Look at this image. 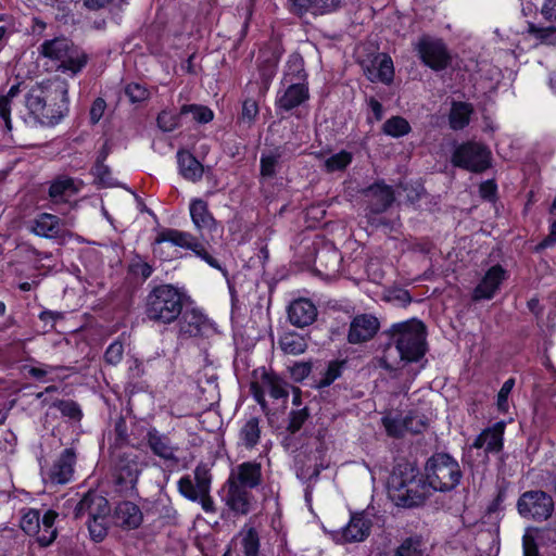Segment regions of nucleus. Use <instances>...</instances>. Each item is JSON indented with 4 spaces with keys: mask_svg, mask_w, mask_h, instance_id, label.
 Listing matches in <instances>:
<instances>
[{
    "mask_svg": "<svg viewBox=\"0 0 556 556\" xmlns=\"http://www.w3.org/2000/svg\"><path fill=\"white\" fill-rule=\"evenodd\" d=\"M24 92V103L35 123L53 127L68 113V86L64 80L40 83L27 88L25 83L12 85L7 94L0 97V118L11 130V106Z\"/></svg>",
    "mask_w": 556,
    "mask_h": 556,
    "instance_id": "1",
    "label": "nucleus"
},
{
    "mask_svg": "<svg viewBox=\"0 0 556 556\" xmlns=\"http://www.w3.org/2000/svg\"><path fill=\"white\" fill-rule=\"evenodd\" d=\"M383 334L388 337L389 341L384 344V354L379 359V364L386 370L394 369L387 355L391 346H395L400 362L405 363L419 362L427 352L426 326L416 318L393 324Z\"/></svg>",
    "mask_w": 556,
    "mask_h": 556,
    "instance_id": "2",
    "label": "nucleus"
},
{
    "mask_svg": "<svg viewBox=\"0 0 556 556\" xmlns=\"http://www.w3.org/2000/svg\"><path fill=\"white\" fill-rule=\"evenodd\" d=\"M388 494L390 498L402 507L421 505L431 494L426 477L412 463H399L392 470L388 480Z\"/></svg>",
    "mask_w": 556,
    "mask_h": 556,
    "instance_id": "3",
    "label": "nucleus"
},
{
    "mask_svg": "<svg viewBox=\"0 0 556 556\" xmlns=\"http://www.w3.org/2000/svg\"><path fill=\"white\" fill-rule=\"evenodd\" d=\"M185 294L173 285L153 287L144 300L146 318L157 325L177 321L184 308Z\"/></svg>",
    "mask_w": 556,
    "mask_h": 556,
    "instance_id": "4",
    "label": "nucleus"
},
{
    "mask_svg": "<svg viewBox=\"0 0 556 556\" xmlns=\"http://www.w3.org/2000/svg\"><path fill=\"white\" fill-rule=\"evenodd\" d=\"M426 484L431 492H450L463 477L458 462L447 453H434L425 464Z\"/></svg>",
    "mask_w": 556,
    "mask_h": 556,
    "instance_id": "5",
    "label": "nucleus"
},
{
    "mask_svg": "<svg viewBox=\"0 0 556 556\" xmlns=\"http://www.w3.org/2000/svg\"><path fill=\"white\" fill-rule=\"evenodd\" d=\"M39 50L41 55L60 62L58 68L72 76L79 73L88 62V55L65 37L46 40Z\"/></svg>",
    "mask_w": 556,
    "mask_h": 556,
    "instance_id": "6",
    "label": "nucleus"
},
{
    "mask_svg": "<svg viewBox=\"0 0 556 556\" xmlns=\"http://www.w3.org/2000/svg\"><path fill=\"white\" fill-rule=\"evenodd\" d=\"M110 454L116 490L127 496L137 495V483L142 471L139 455L132 451H112Z\"/></svg>",
    "mask_w": 556,
    "mask_h": 556,
    "instance_id": "7",
    "label": "nucleus"
},
{
    "mask_svg": "<svg viewBox=\"0 0 556 556\" xmlns=\"http://www.w3.org/2000/svg\"><path fill=\"white\" fill-rule=\"evenodd\" d=\"M366 202V217L371 225H386L380 214L386 212L394 202L393 188L383 181H378L362 190Z\"/></svg>",
    "mask_w": 556,
    "mask_h": 556,
    "instance_id": "8",
    "label": "nucleus"
},
{
    "mask_svg": "<svg viewBox=\"0 0 556 556\" xmlns=\"http://www.w3.org/2000/svg\"><path fill=\"white\" fill-rule=\"evenodd\" d=\"M421 62L431 70L439 72L445 70L451 63V55L442 39L422 35L414 43Z\"/></svg>",
    "mask_w": 556,
    "mask_h": 556,
    "instance_id": "9",
    "label": "nucleus"
},
{
    "mask_svg": "<svg viewBox=\"0 0 556 556\" xmlns=\"http://www.w3.org/2000/svg\"><path fill=\"white\" fill-rule=\"evenodd\" d=\"M452 163L456 167L481 173L491 165V152L480 143L466 142L455 149Z\"/></svg>",
    "mask_w": 556,
    "mask_h": 556,
    "instance_id": "10",
    "label": "nucleus"
},
{
    "mask_svg": "<svg viewBox=\"0 0 556 556\" xmlns=\"http://www.w3.org/2000/svg\"><path fill=\"white\" fill-rule=\"evenodd\" d=\"M518 513L536 521L547 520L554 511V502L544 491H527L518 500Z\"/></svg>",
    "mask_w": 556,
    "mask_h": 556,
    "instance_id": "11",
    "label": "nucleus"
},
{
    "mask_svg": "<svg viewBox=\"0 0 556 556\" xmlns=\"http://www.w3.org/2000/svg\"><path fill=\"white\" fill-rule=\"evenodd\" d=\"M315 450L311 451L308 455L300 453L295 457V472L296 477L303 481H316L320 471L325 468L324 455L326 447L319 437H314L309 443Z\"/></svg>",
    "mask_w": 556,
    "mask_h": 556,
    "instance_id": "12",
    "label": "nucleus"
},
{
    "mask_svg": "<svg viewBox=\"0 0 556 556\" xmlns=\"http://www.w3.org/2000/svg\"><path fill=\"white\" fill-rule=\"evenodd\" d=\"M143 444L152 455L170 465H177L179 446L174 444L170 437L161 432L155 427H150L143 438Z\"/></svg>",
    "mask_w": 556,
    "mask_h": 556,
    "instance_id": "13",
    "label": "nucleus"
},
{
    "mask_svg": "<svg viewBox=\"0 0 556 556\" xmlns=\"http://www.w3.org/2000/svg\"><path fill=\"white\" fill-rule=\"evenodd\" d=\"M76 460L77 454L74 447L63 450L49 470L43 473L45 483L54 486L71 482Z\"/></svg>",
    "mask_w": 556,
    "mask_h": 556,
    "instance_id": "14",
    "label": "nucleus"
},
{
    "mask_svg": "<svg viewBox=\"0 0 556 556\" xmlns=\"http://www.w3.org/2000/svg\"><path fill=\"white\" fill-rule=\"evenodd\" d=\"M84 181L67 175H59L49 182L48 199L55 205L68 204L72 206V199L84 188Z\"/></svg>",
    "mask_w": 556,
    "mask_h": 556,
    "instance_id": "15",
    "label": "nucleus"
},
{
    "mask_svg": "<svg viewBox=\"0 0 556 556\" xmlns=\"http://www.w3.org/2000/svg\"><path fill=\"white\" fill-rule=\"evenodd\" d=\"M380 329L379 319L368 313L355 315L349 327L346 340L350 344H362L375 338Z\"/></svg>",
    "mask_w": 556,
    "mask_h": 556,
    "instance_id": "16",
    "label": "nucleus"
},
{
    "mask_svg": "<svg viewBox=\"0 0 556 556\" xmlns=\"http://www.w3.org/2000/svg\"><path fill=\"white\" fill-rule=\"evenodd\" d=\"M371 527L372 522L365 514H354L349 523L334 532L332 538L340 544L363 542L369 536Z\"/></svg>",
    "mask_w": 556,
    "mask_h": 556,
    "instance_id": "17",
    "label": "nucleus"
},
{
    "mask_svg": "<svg viewBox=\"0 0 556 556\" xmlns=\"http://www.w3.org/2000/svg\"><path fill=\"white\" fill-rule=\"evenodd\" d=\"M177 320L178 333L181 338L203 337L212 328L206 316L195 308L181 312Z\"/></svg>",
    "mask_w": 556,
    "mask_h": 556,
    "instance_id": "18",
    "label": "nucleus"
},
{
    "mask_svg": "<svg viewBox=\"0 0 556 556\" xmlns=\"http://www.w3.org/2000/svg\"><path fill=\"white\" fill-rule=\"evenodd\" d=\"M29 231L46 239H63L66 233L64 222L50 213L38 214L30 222Z\"/></svg>",
    "mask_w": 556,
    "mask_h": 556,
    "instance_id": "19",
    "label": "nucleus"
},
{
    "mask_svg": "<svg viewBox=\"0 0 556 556\" xmlns=\"http://www.w3.org/2000/svg\"><path fill=\"white\" fill-rule=\"evenodd\" d=\"M110 513L109 502L108 500L96 493V492H87L80 501L76 504L74 508V518L83 519L87 517V519H91L93 517L98 518H106Z\"/></svg>",
    "mask_w": 556,
    "mask_h": 556,
    "instance_id": "20",
    "label": "nucleus"
},
{
    "mask_svg": "<svg viewBox=\"0 0 556 556\" xmlns=\"http://www.w3.org/2000/svg\"><path fill=\"white\" fill-rule=\"evenodd\" d=\"M506 271L501 265L497 264L492 266L482 277L478 286L473 289L472 300H491L504 281Z\"/></svg>",
    "mask_w": 556,
    "mask_h": 556,
    "instance_id": "21",
    "label": "nucleus"
},
{
    "mask_svg": "<svg viewBox=\"0 0 556 556\" xmlns=\"http://www.w3.org/2000/svg\"><path fill=\"white\" fill-rule=\"evenodd\" d=\"M290 10L293 14L303 16L306 13L313 15L330 14L343 4V0H289Z\"/></svg>",
    "mask_w": 556,
    "mask_h": 556,
    "instance_id": "22",
    "label": "nucleus"
},
{
    "mask_svg": "<svg viewBox=\"0 0 556 556\" xmlns=\"http://www.w3.org/2000/svg\"><path fill=\"white\" fill-rule=\"evenodd\" d=\"M113 520L117 527L124 530H135L141 526L143 513L137 504L130 501H123L115 506Z\"/></svg>",
    "mask_w": 556,
    "mask_h": 556,
    "instance_id": "23",
    "label": "nucleus"
},
{
    "mask_svg": "<svg viewBox=\"0 0 556 556\" xmlns=\"http://www.w3.org/2000/svg\"><path fill=\"white\" fill-rule=\"evenodd\" d=\"M366 77L372 83L390 84L394 77V67L391 56L378 53L368 64L363 65Z\"/></svg>",
    "mask_w": 556,
    "mask_h": 556,
    "instance_id": "24",
    "label": "nucleus"
},
{
    "mask_svg": "<svg viewBox=\"0 0 556 556\" xmlns=\"http://www.w3.org/2000/svg\"><path fill=\"white\" fill-rule=\"evenodd\" d=\"M281 53L278 48L264 49L260 51L257 58V68L261 79V92H266L276 75Z\"/></svg>",
    "mask_w": 556,
    "mask_h": 556,
    "instance_id": "25",
    "label": "nucleus"
},
{
    "mask_svg": "<svg viewBox=\"0 0 556 556\" xmlns=\"http://www.w3.org/2000/svg\"><path fill=\"white\" fill-rule=\"evenodd\" d=\"M505 422L497 421L492 427L485 428L479 435L473 440L472 448H482L486 454H497L503 450Z\"/></svg>",
    "mask_w": 556,
    "mask_h": 556,
    "instance_id": "26",
    "label": "nucleus"
},
{
    "mask_svg": "<svg viewBox=\"0 0 556 556\" xmlns=\"http://www.w3.org/2000/svg\"><path fill=\"white\" fill-rule=\"evenodd\" d=\"M231 547L237 548L243 556H260L261 554V536L255 527L244 525L238 534L231 540Z\"/></svg>",
    "mask_w": 556,
    "mask_h": 556,
    "instance_id": "27",
    "label": "nucleus"
},
{
    "mask_svg": "<svg viewBox=\"0 0 556 556\" xmlns=\"http://www.w3.org/2000/svg\"><path fill=\"white\" fill-rule=\"evenodd\" d=\"M243 489H255L262 483V465L255 460L237 466L229 477Z\"/></svg>",
    "mask_w": 556,
    "mask_h": 556,
    "instance_id": "28",
    "label": "nucleus"
},
{
    "mask_svg": "<svg viewBox=\"0 0 556 556\" xmlns=\"http://www.w3.org/2000/svg\"><path fill=\"white\" fill-rule=\"evenodd\" d=\"M190 216L195 229L204 239V232H213L216 230L217 223L208 211L207 203L202 199H194L190 203Z\"/></svg>",
    "mask_w": 556,
    "mask_h": 556,
    "instance_id": "29",
    "label": "nucleus"
},
{
    "mask_svg": "<svg viewBox=\"0 0 556 556\" xmlns=\"http://www.w3.org/2000/svg\"><path fill=\"white\" fill-rule=\"evenodd\" d=\"M316 317L317 308L307 299L295 300L288 307L289 321L298 328H304L313 324Z\"/></svg>",
    "mask_w": 556,
    "mask_h": 556,
    "instance_id": "30",
    "label": "nucleus"
},
{
    "mask_svg": "<svg viewBox=\"0 0 556 556\" xmlns=\"http://www.w3.org/2000/svg\"><path fill=\"white\" fill-rule=\"evenodd\" d=\"M308 98V87L304 83H291L282 94L277 98L276 105L278 109L289 112L306 102Z\"/></svg>",
    "mask_w": 556,
    "mask_h": 556,
    "instance_id": "31",
    "label": "nucleus"
},
{
    "mask_svg": "<svg viewBox=\"0 0 556 556\" xmlns=\"http://www.w3.org/2000/svg\"><path fill=\"white\" fill-rule=\"evenodd\" d=\"M228 491L225 496L226 505L236 515H248L251 509L250 494L247 489L237 485L233 479L227 481Z\"/></svg>",
    "mask_w": 556,
    "mask_h": 556,
    "instance_id": "32",
    "label": "nucleus"
},
{
    "mask_svg": "<svg viewBox=\"0 0 556 556\" xmlns=\"http://www.w3.org/2000/svg\"><path fill=\"white\" fill-rule=\"evenodd\" d=\"M163 242H170L172 244L193 251L194 248H200V240L187 231L167 228L162 230L155 238L154 243L161 244Z\"/></svg>",
    "mask_w": 556,
    "mask_h": 556,
    "instance_id": "33",
    "label": "nucleus"
},
{
    "mask_svg": "<svg viewBox=\"0 0 556 556\" xmlns=\"http://www.w3.org/2000/svg\"><path fill=\"white\" fill-rule=\"evenodd\" d=\"M341 260V253L337 249H321L316 253V270L325 277H332L339 271Z\"/></svg>",
    "mask_w": 556,
    "mask_h": 556,
    "instance_id": "34",
    "label": "nucleus"
},
{
    "mask_svg": "<svg viewBox=\"0 0 556 556\" xmlns=\"http://www.w3.org/2000/svg\"><path fill=\"white\" fill-rule=\"evenodd\" d=\"M288 148L286 144L277 146L264 152L260 159V174L264 178H274L277 174V169L282 162V157L286 155Z\"/></svg>",
    "mask_w": 556,
    "mask_h": 556,
    "instance_id": "35",
    "label": "nucleus"
},
{
    "mask_svg": "<svg viewBox=\"0 0 556 556\" xmlns=\"http://www.w3.org/2000/svg\"><path fill=\"white\" fill-rule=\"evenodd\" d=\"M177 162L180 175L188 180L198 181L203 176V165L195 156L186 150L177 152Z\"/></svg>",
    "mask_w": 556,
    "mask_h": 556,
    "instance_id": "36",
    "label": "nucleus"
},
{
    "mask_svg": "<svg viewBox=\"0 0 556 556\" xmlns=\"http://www.w3.org/2000/svg\"><path fill=\"white\" fill-rule=\"evenodd\" d=\"M523 35L533 40L535 46H556V25L541 26L528 22Z\"/></svg>",
    "mask_w": 556,
    "mask_h": 556,
    "instance_id": "37",
    "label": "nucleus"
},
{
    "mask_svg": "<svg viewBox=\"0 0 556 556\" xmlns=\"http://www.w3.org/2000/svg\"><path fill=\"white\" fill-rule=\"evenodd\" d=\"M146 504L144 509L148 515H155L166 523L175 522L177 510L173 507L169 498L160 496L155 501H147Z\"/></svg>",
    "mask_w": 556,
    "mask_h": 556,
    "instance_id": "38",
    "label": "nucleus"
},
{
    "mask_svg": "<svg viewBox=\"0 0 556 556\" xmlns=\"http://www.w3.org/2000/svg\"><path fill=\"white\" fill-rule=\"evenodd\" d=\"M261 419L258 417L249 418L239 431L240 443L248 450L255 447L261 439Z\"/></svg>",
    "mask_w": 556,
    "mask_h": 556,
    "instance_id": "39",
    "label": "nucleus"
},
{
    "mask_svg": "<svg viewBox=\"0 0 556 556\" xmlns=\"http://www.w3.org/2000/svg\"><path fill=\"white\" fill-rule=\"evenodd\" d=\"M472 105L467 102H453L448 115L450 127L453 130L464 129L470 122Z\"/></svg>",
    "mask_w": 556,
    "mask_h": 556,
    "instance_id": "40",
    "label": "nucleus"
},
{
    "mask_svg": "<svg viewBox=\"0 0 556 556\" xmlns=\"http://www.w3.org/2000/svg\"><path fill=\"white\" fill-rule=\"evenodd\" d=\"M109 451H122V448L129 444V433L126 419L119 416L115 422L112 432L109 434Z\"/></svg>",
    "mask_w": 556,
    "mask_h": 556,
    "instance_id": "41",
    "label": "nucleus"
},
{
    "mask_svg": "<svg viewBox=\"0 0 556 556\" xmlns=\"http://www.w3.org/2000/svg\"><path fill=\"white\" fill-rule=\"evenodd\" d=\"M58 516L56 511L48 509L42 517H40V527H43V531H49V534L41 533L37 536V542L41 547H48L55 541L58 530L54 523Z\"/></svg>",
    "mask_w": 556,
    "mask_h": 556,
    "instance_id": "42",
    "label": "nucleus"
},
{
    "mask_svg": "<svg viewBox=\"0 0 556 556\" xmlns=\"http://www.w3.org/2000/svg\"><path fill=\"white\" fill-rule=\"evenodd\" d=\"M280 349L286 354L299 355L305 352L307 349V342L305 338L295 332H288L280 337L279 341Z\"/></svg>",
    "mask_w": 556,
    "mask_h": 556,
    "instance_id": "43",
    "label": "nucleus"
},
{
    "mask_svg": "<svg viewBox=\"0 0 556 556\" xmlns=\"http://www.w3.org/2000/svg\"><path fill=\"white\" fill-rule=\"evenodd\" d=\"M262 384L274 399L287 397L289 394L286 382L275 374L264 372Z\"/></svg>",
    "mask_w": 556,
    "mask_h": 556,
    "instance_id": "44",
    "label": "nucleus"
},
{
    "mask_svg": "<svg viewBox=\"0 0 556 556\" xmlns=\"http://www.w3.org/2000/svg\"><path fill=\"white\" fill-rule=\"evenodd\" d=\"M180 114L184 118L191 115V121L200 124H207L214 118L213 111L200 104H185L180 108Z\"/></svg>",
    "mask_w": 556,
    "mask_h": 556,
    "instance_id": "45",
    "label": "nucleus"
},
{
    "mask_svg": "<svg viewBox=\"0 0 556 556\" xmlns=\"http://www.w3.org/2000/svg\"><path fill=\"white\" fill-rule=\"evenodd\" d=\"M346 365V361H331L328 363V366L324 372H321V377L316 380L315 387L317 389H323L329 387L336 379L341 377L342 370Z\"/></svg>",
    "mask_w": 556,
    "mask_h": 556,
    "instance_id": "46",
    "label": "nucleus"
},
{
    "mask_svg": "<svg viewBox=\"0 0 556 556\" xmlns=\"http://www.w3.org/2000/svg\"><path fill=\"white\" fill-rule=\"evenodd\" d=\"M412 127L402 116H392L387 119L382 126V131L393 138H400L409 134Z\"/></svg>",
    "mask_w": 556,
    "mask_h": 556,
    "instance_id": "47",
    "label": "nucleus"
},
{
    "mask_svg": "<svg viewBox=\"0 0 556 556\" xmlns=\"http://www.w3.org/2000/svg\"><path fill=\"white\" fill-rule=\"evenodd\" d=\"M51 406L55 407L63 417L71 420L80 421L83 418L80 406L73 400H55L51 403Z\"/></svg>",
    "mask_w": 556,
    "mask_h": 556,
    "instance_id": "48",
    "label": "nucleus"
},
{
    "mask_svg": "<svg viewBox=\"0 0 556 556\" xmlns=\"http://www.w3.org/2000/svg\"><path fill=\"white\" fill-rule=\"evenodd\" d=\"M352 160L353 154L351 152L341 150L325 161V168L329 173L343 170L352 163Z\"/></svg>",
    "mask_w": 556,
    "mask_h": 556,
    "instance_id": "49",
    "label": "nucleus"
},
{
    "mask_svg": "<svg viewBox=\"0 0 556 556\" xmlns=\"http://www.w3.org/2000/svg\"><path fill=\"white\" fill-rule=\"evenodd\" d=\"M422 540L420 536L405 539L396 548L394 556H422Z\"/></svg>",
    "mask_w": 556,
    "mask_h": 556,
    "instance_id": "50",
    "label": "nucleus"
},
{
    "mask_svg": "<svg viewBox=\"0 0 556 556\" xmlns=\"http://www.w3.org/2000/svg\"><path fill=\"white\" fill-rule=\"evenodd\" d=\"M182 119L180 112L176 114L164 110L157 115L156 123L160 129L170 132L182 125Z\"/></svg>",
    "mask_w": 556,
    "mask_h": 556,
    "instance_id": "51",
    "label": "nucleus"
},
{
    "mask_svg": "<svg viewBox=\"0 0 556 556\" xmlns=\"http://www.w3.org/2000/svg\"><path fill=\"white\" fill-rule=\"evenodd\" d=\"M382 426L389 437L402 438L405 434V422L401 416L388 414L381 418Z\"/></svg>",
    "mask_w": 556,
    "mask_h": 556,
    "instance_id": "52",
    "label": "nucleus"
},
{
    "mask_svg": "<svg viewBox=\"0 0 556 556\" xmlns=\"http://www.w3.org/2000/svg\"><path fill=\"white\" fill-rule=\"evenodd\" d=\"M287 67L288 71L285 73L286 80L290 77V83H294V79L300 81L305 78L304 62L299 54H293L289 58Z\"/></svg>",
    "mask_w": 556,
    "mask_h": 556,
    "instance_id": "53",
    "label": "nucleus"
},
{
    "mask_svg": "<svg viewBox=\"0 0 556 556\" xmlns=\"http://www.w3.org/2000/svg\"><path fill=\"white\" fill-rule=\"evenodd\" d=\"M21 529L28 535L40 532V514L36 509H29L21 519Z\"/></svg>",
    "mask_w": 556,
    "mask_h": 556,
    "instance_id": "54",
    "label": "nucleus"
},
{
    "mask_svg": "<svg viewBox=\"0 0 556 556\" xmlns=\"http://www.w3.org/2000/svg\"><path fill=\"white\" fill-rule=\"evenodd\" d=\"M405 432L421 433L427 427V418L416 410L409 412L404 417Z\"/></svg>",
    "mask_w": 556,
    "mask_h": 556,
    "instance_id": "55",
    "label": "nucleus"
},
{
    "mask_svg": "<svg viewBox=\"0 0 556 556\" xmlns=\"http://www.w3.org/2000/svg\"><path fill=\"white\" fill-rule=\"evenodd\" d=\"M309 417L307 407L292 409L288 416L287 431L290 434L296 433Z\"/></svg>",
    "mask_w": 556,
    "mask_h": 556,
    "instance_id": "56",
    "label": "nucleus"
},
{
    "mask_svg": "<svg viewBox=\"0 0 556 556\" xmlns=\"http://www.w3.org/2000/svg\"><path fill=\"white\" fill-rule=\"evenodd\" d=\"M179 493L191 502H197L203 494L200 489L193 483L190 476H184L178 481Z\"/></svg>",
    "mask_w": 556,
    "mask_h": 556,
    "instance_id": "57",
    "label": "nucleus"
},
{
    "mask_svg": "<svg viewBox=\"0 0 556 556\" xmlns=\"http://www.w3.org/2000/svg\"><path fill=\"white\" fill-rule=\"evenodd\" d=\"M86 523L88 526L90 536L94 542H101L106 536L108 529L105 527V518L93 517L91 519H87Z\"/></svg>",
    "mask_w": 556,
    "mask_h": 556,
    "instance_id": "58",
    "label": "nucleus"
},
{
    "mask_svg": "<svg viewBox=\"0 0 556 556\" xmlns=\"http://www.w3.org/2000/svg\"><path fill=\"white\" fill-rule=\"evenodd\" d=\"M258 104L253 99H247L242 103V111L239 122L245 123L249 127L255 122L258 115Z\"/></svg>",
    "mask_w": 556,
    "mask_h": 556,
    "instance_id": "59",
    "label": "nucleus"
},
{
    "mask_svg": "<svg viewBox=\"0 0 556 556\" xmlns=\"http://www.w3.org/2000/svg\"><path fill=\"white\" fill-rule=\"evenodd\" d=\"M125 94L131 103H140L149 99L150 92L144 86L130 83L125 87Z\"/></svg>",
    "mask_w": 556,
    "mask_h": 556,
    "instance_id": "60",
    "label": "nucleus"
},
{
    "mask_svg": "<svg viewBox=\"0 0 556 556\" xmlns=\"http://www.w3.org/2000/svg\"><path fill=\"white\" fill-rule=\"evenodd\" d=\"M92 174L103 187H112L114 185L110 167L101 160H97Z\"/></svg>",
    "mask_w": 556,
    "mask_h": 556,
    "instance_id": "61",
    "label": "nucleus"
},
{
    "mask_svg": "<svg viewBox=\"0 0 556 556\" xmlns=\"http://www.w3.org/2000/svg\"><path fill=\"white\" fill-rule=\"evenodd\" d=\"M195 485L202 493H210L211 488V475L208 469L204 465H198L194 469Z\"/></svg>",
    "mask_w": 556,
    "mask_h": 556,
    "instance_id": "62",
    "label": "nucleus"
},
{
    "mask_svg": "<svg viewBox=\"0 0 556 556\" xmlns=\"http://www.w3.org/2000/svg\"><path fill=\"white\" fill-rule=\"evenodd\" d=\"M124 355V345L121 341H114L112 342L105 353H104V359L110 365H117L122 359Z\"/></svg>",
    "mask_w": 556,
    "mask_h": 556,
    "instance_id": "63",
    "label": "nucleus"
},
{
    "mask_svg": "<svg viewBox=\"0 0 556 556\" xmlns=\"http://www.w3.org/2000/svg\"><path fill=\"white\" fill-rule=\"evenodd\" d=\"M514 384L515 380L513 378L506 380L497 394V407L501 412H507L508 409V395L510 394Z\"/></svg>",
    "mask_w": 556,
    "mask_h": 556,
    "instance_id": "64",
    "label": "nucleus"
}]
</instances>
